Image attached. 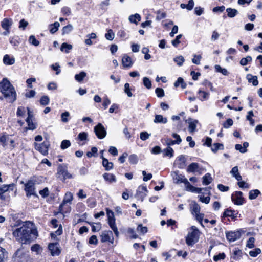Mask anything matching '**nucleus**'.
<instances>
[{"label":"nucleus","instance_id":"f257e3e1","mask_svg":"<svg viewBox=\"0 0 262 262\" xmlns=\"http://www.w3.org/2000/svg\"><path fill=\"white\" fill-rule=\"evenodd\" d=\"M13 235L16 240L22 244L30 243L38 236V231L33 223L28 221L24 223L20 227L16 228L13 232Z\"/></svg>","mask_w":262,"mask_h":262},{"label":"nucleus","instance_id":"f03ea898","mask_svg":"<svg viewBox=\"0 0 262 262\" xmlns=\"http://www.w3.org/2000/svg\"><path fill=\"white\" fill-rule=\"evenodd\" d=\"M0 91L10 102L14 101L16 98V93L14 87L7 78H3L0 82Z\"/></svg>","mask_w":262,"mask_h":262},{"label":"nucleus","instance_id":"7ed1b4c3","mask_svg":"<svg viewBox=\"0 0 262 262\" xmlns=\"http://www.w3.org/2000/svg\"><path fill=\"white\" fill-rule=\"evenodd\" d=\"M200 232L196 227L192 226L186 237V243L188 246H193L199 239Z\"/></svg>","mask_w":262,"mask_h":262},{"label":"nucleus","instance_id":"20e7f679","mask_svg":"<svg viewBox=\"0 0 262 262\" xmlns=\"http://www.w3.org/2000/svg\"><path fill=\"white\" fill-rule=\"evenodd\" d=\"M16 138H13L11 135L6 133H2L0 134V144L4 147L6 148L9 146L12 148L16 147Z\"/></svg>","mask_w":262,"mask_h":262},{"label":"nucleus","instance_id":"39448f33","mask_svg":"<svg viewBox=\"0 0 262 262\" xmlns=\"http://www.w3.org/2000/svg\"><path fill=\"white\" fill-rule=\"evenodd\" d=\"M14 262H28L29 255L23 248L17 250L13 256Z\"/></svg>","mask_w":262,"mask_h":262},{"label":"nucleus","instance_id":"423d86ee","mask_svg":"<svg viewBox=\"0 0 262 262\" xmlns=\"http://www.w3.org/2000/svg\"><path fill=\"white\" fill-rule=\"evenodd\" d=\"M35 181L33 180H29L25 184V191L26 192V195L27 196H30L31 195L37 196L35 192Z\"/></svg>","mask_w":262,"mask_h":262},{"label":"nucleus","instance_id":"0eeeda50","mask_svg":"<svg viewBox=\"0 0 262 262\" xmlns=\"http://www.w3.org/2000/svg\"><path fill=\"white\" fill-rule=\"evenodd\" d=\"M107 215L108 216V223L111 228L113 230L115 235L118 237L119 236V232L118 228L116 225L115 219L114 217V213L111 210H107Z\"/></svg>","mask_w":262,"mask_h":262},{"label":"nucleus","instance_id":"6e6552de","mask_svg":"<svg viewBox=\"0 0 262 262\" xmlns=\"http://www.w3.org/2000/svg\"><path fill=\"white\" fill-rule=\"evenodd\" d=\"M57 174L59 175V177H62L61 179L63 180L72 178V175L68 171L67 166L63 164L59 165L57 169Z\"/></svg>","mask_w":262,"mask_h":262},{"label":"nucleus","instance_id":"1a4fd4ad","mask_svg":"<svg viewBox=\"0 0 262 262\" xmlns=\"http://www.w3.org/2000/svg\"><path fill=\"white\" fill-rule=\"evenodd\" d=\"M94 132L97 137L100 139L104 138L106 136V131L104 127L100 123L95 126Z\"/></svg>","mask_w":262,"mask_h":262},{"label":"nucleus","instance_id":"9d476101","mask_svg":"<svg viewBox=\"0 0 262 262\" xmlns=\"http://www.w3.org/2000/svg\"><path fill=\"white\" fill-rule=\"evenodd\" d=\"M34 145L35 149L42 155H47L48 154V149L50 146L48 142H43L40 144L34 143Z\"/></svg>","mask_w":262,"mask_h":262},{"label":"nucleus","instance_id":"9b49d317","mask_svg":"<svg viewBox=\"0 0 262 262\" xmlns=\"http://www.w3.org/2000/svg\"><path fill=\"white\" fill-rule=\"evenodd\" d=\"M147 187L145 186H140L137 190L136 197L143 201L144 198L147 195Z\"/></svg>","mask_w":262,"mask_h":262},{"label":"nucleus","instance_id":"f8f14e48","mask_svg":"<svg viewBox=\"0 0 262 262\" xmlns=\"http://www.w3.org/2000/svg\"><path fill=\"white\" fill-rule=\"evenodd\" d=\"M232 201L235 204L241 205L244 203L243 193L241 191H236L231 196Z\"/></svg>","mask_w":262,"mask_h":262},{"label":"nucleus","instance_id":"ddd939ff","mask_svg":"<svg viewBox=\"0 0 262 262\" xmlns=\"http://www.w3.org/2000/svg\"><path fill=\"white\" fill-rule=\"evenodd\" d=\"M101 241L103 243L110 242L113 243L114 238L113 233L111 231H104L102 232L101 235Z\"/></svg>","mask_w":262,"mask_h":262},{"label":"nucleus","instance_id":"4468645a","mask_svg":"<svg viewBox=\"0 0 262 262\" xmlns=\"http://www.w3.org/2000/svg\"><path fill=\"white\" fill-rule=\"evenodd\" d=\"M48 248L52 256L58 255L60 253V250L59 248V244L56 243H50L48 245Z\"/></svg>","mask_w":262,"mask_h":262},{"label":"nucleus","instance_id":"2eb2a0df","mask_svg":"<svg viewBox=\"0 0 262 262\" xmlns=\"http://www.w3.org/2000/svg\"><path fill=\"white\" fill-rule=\"evenodd\" d=\"M239 231H231L226 233V237L229 242H234L241 237Z\"/></svg>","mask_w":262,"mask_h":262},{"label":"nucleus","instance_id":"dca6fc26","mask_svg":"<svg viewBox=\"0 0 262 262\" xmlns=\"http://www.w3.org/2000/svg\"><path fill=\"white\" fill-rule=\"evenodd\" d=\"M28 110V117L26 119V122L28 126V129L30 130H34L36 128V124L32 121L33 115L29 108H27Z\"/></svg>","mask_w":262,"mask_h":262},{"label":"nucleus","instance_id":"f3484780","mask_svg":"<svg viewBox=\"0 0 262 262\" xmlns=\"http://www.w3.org/2000/svg\"><path fill=\"white\" fill-rule=\"evenodd\" d=\"M73 200V194L70 192H68L66 193L64 199L62 204L59 206L60 211H63V207L64 205L67 203H70Z\"/></svg>","mask_w":262,"mask_h":262},{"label":"nucleus","instance_id":"a211bd4d","mask_svg":"<svg viewBox=\"0 0 262 262\" xmlns=\"http://www.w3.org/2000/svg\"><path fill=\"white\" fill-rule=\"evenodd\" d=\"M122 63L124 68H130L133 64L132 58L126 54L122 57Z\"/></svg>","mask_w":262,"mask_h":262},{"label":"nucleus","instance_id":"6ab92c4d","mask_svg":"<svg viewBox=\"0 0 262 262\" xmlns=\"http://www.w3.org/2000/svg\"><path fill=\"white\" fill-rule=\"evenodd\" d=\"M238 213L234 210L226 209L223 213V217H231L232 219L235 220L237 217Z\"/></svg>","mask_w":262,"mask_h":262},{"label":"nucleus","instance_id":"aec40b11","mask_svg":"<svg viewBox=\"0 0 262 262\" xmlns=\"http://www.w3.org/2000/svg\"><path fill=\"white\" fill-rule=\"evenodd\" d=\"M187 121L189 124L188 129L189 132H194L195 130L196 124L198 123V121L197 120L189 119Z\"/></svg>","mask_w":262,"mask_h":262},{"label":"nucleus","instance_id":"412c9836","mask_svg":"<svg viewBox=\"0 0 262 262\" xmlns=\"http://www.w3.org/2000/svg\"><path fill=\"white\" fill-rule=\"evenodd\" d=\"M185 185L186 190L188 191H190L191 192H196L197 193H200L202 190V188L194 187V186L191 185L188 180L187 181H185Z\"/></svg>","mask_w":262,"mask_h":262},{"label":"nucleus","instance_id":"4be33fe9","mask_svg":"<svg viewBox=\"0 0 262 262\" xmlns=\"http://www.w3.org/2000/svg\"><path fill=\"white\" fill-rule=\"evenodd\" d=\"M12 24V20L11 18H4L1 23L2 27L5 30H9Z\"/></svg>","mask_w":262,"mask_h":262},{"label":"nucleus","instance_id":"5701e85b","mask_svg":"<svg viewBox=\"0 0 262 262\" xmlns=\"http://www.w3.org/2000/svg\"><path fill=\"white\" fill-rule=\"evenodd\" d=\"M3 62L6 65H12L15 63V58L6 54L4 56Z\"/></svg>","mask_w":262,"mask_h":262},{"label":"nucleus","instance_id":"b1692460","mask_svg":"<svg viewBox=\"0 0 262 262\" xmlns=\"http://www.w3.org/2000/svg\"><path fill=\"white\" fill-rule=\"evenodd\" d=\"M199 99L202 101L207 100L209 99V93L204 91L199 90L198 92Z\"/></svg>","mask_w":262,"mask_h":262},{"label":"nucleus","instance_id":"393cba45","mask_svg":"<svg viewBox=\"0 0 262 262\" xmlns=\"http://www.w3.org/2000/svg\"><path fill=\"white\" fill-rule=\"evenodd\" d=\"M230 173L237 181L242 180V178L239 173L237 166L233 167L230 171Z\"/></svg>","mask_w":262,"mask_h":262},{"label":"nucleus","instance_id":"a878e982","mask_svg":"<svg viewBox=\"0 0 262 262\" xmlns=\"http://www.w3.org/2000/svg\"><path fill=\"white\" fill-rule=\"evenodd\" d=\"M174 180L176 181V183H184L185 184V181H187L188 180L185 178L184 176L182 174H178L176 173L175 176L173 177Z\"/></svg>","mask_w":262,"mask_h":262},{"label":"nucleus","instance_id":"bb28decb","mask_svg":"<svg viewBox=\"0 0 262 262\" xmlns=\"http://www.w3.org/2000/svg\"><path fill=\"white\" fill-rule=\"evenodd\" d=\"M246 77L248 82L249 83H252L254 86H256L258 85V81L256 76H253L251 74H248Z\"/></svg>","mask_w":262,"mask_h":262},{"label":"nucleus","instance_id":"cd10ccee","mask_svg":"<svg viewBox=\"0 0 262 262\" xmlns=\"http://www.w3.org/2000/svg\"><path fill=\"white\" fill-rule=\"evenodd\" d=\"M154 122L155 123H163L165 124L167 122V119L165 117H163L161 115H156L155 116Z\"/></svg>","mask_w":262,"mask_h":262},{"label":"nucleus","instance_id":"c85d7f7f","mask_svg":"<svg viewBox=\"0 0 262 262\" xmlns=\"http://www.w3.org/2000/svg\"><path fill=\"white\" fill-rule=\"evenodd\" d=\"M176 162L178 165L179 168H183L186 162V159L185 156L184 155H181L179 156L176 160Z\"/></svg>","mask_w":262,"mask_h":262},{"label":"nucleus","instance_id":"c756f323","mask_svg":"<svg viewBox=\"0 0 262 262\" xmlns=\"http://www.w3.org/2000/svg\"><path fill=\"white\" fill-rule=\"evenodd\" d=\"M104 180L110 183H113L116 181L115 176L112 173H105L103 175Z\"/></svg>","mask_w":262,"mask_h":262},{"label":"nucleus","instance_id":"7c9ffc66","mask_svg":"<svg viewBox=\"0 0 262 262\" xmlns=\"http://www.w3.org/2000/svg\"><path fill=\"white\" fill-rule=\"evenodd\" d=\"M199 165L197 163H192L187 167V171L188 172H194L198 171Z\"/></svg>","mask_w":262,"mask_h":262},{"label":"nucleus","instance_id":"2f4dec72","mask_svg":"<svg viewBox=\"0 0 262 262\" xmlns=\"http://www.w3.org/2000/svg\"><path fill=\"white\" fill-rule=\"evenodd\" d=\"M203 184L204 185H208L210 184L212 181V178L211 176V174L209 173H206L205 174L203 178Z\"/></svg>","mask_w":262,"mask_h":262},{"label":"nucleus","instance_id":"473e14b6","mask_svg":"<svg viewBox=\"0 0 262 262\" xmlns=\"http://www.w3.org/2000/svg\"><path fill=\"white\" fill-rule=\"evenodd\" d=\"M8 257V253L5 249L0 247V262H5Z\"/></svg>","mask_w":262,"mask_h":262},{"label":"nucleus","instance_id":"72a5a7b5","mask_svg":"<svg viewBox=\"0 0 262 262\" xmlns=\"http://www.w3.org/2000/svg\"><path fill=\"white\" fill-rule=\"evenodd\" d=\"M60 24L57 21L55 22L53 24L50 25L49 26V28L50 33L52 34L55 33L58 30Z\"/></svg>","mask_w":262,"mask_h":262},{"label":"nucleus","instance_id":"f704fd0d","mask_svg":"<svg viewBox=\"0 0 262 262\" xmlns=\"http://www.w3.org/2000/svg\"><path fill=\"white\" fill-rule=\"evenodd\" d=\"M226 12L227 13L228 16L230 18H233L235 17L238 13L236 9L231 8H228L226 9Z\"/></svg>","mask_w":262,"mask_h":262},{"label":"nucleus","instance_id":"c9c22d12","mask_svg":"<svg viewBox=\"0 0 262 262\" xmlns=\"http://www.w3.org/2000/svg\"><path fill=\"white\" fill-rule=\"evenodd\" d=\"M102 165L105 167L106 170H110L112 169L113 167V164L112 162H110L106 158H103V161H102Z\"/></svg>","mask_w":262,"mask_h":262},{"label":"nucleus","instance_id":"e433bc0d","mask_svg":"<svg viewBox=\"0 0 262 262\" xmlns=\"http://www.w3.org/2000/svg\"><path fill=\"white\" fill-rule=\"evenodd\" d=\"M128 19L130 23L137 24L138 21L141 20V16L139 14L136 13L134 15H130Z\"/></svg>","mask_w":262,"mask_h":262},{"label":"nucleus","instance_id":"4c0bfd02","mask_svg":"<svg viewBox=\"0 0 262 262\" xmlns=\"http://www.w3.org/2000/svg\"><path fill=\"white\" fill-rule=\"evenodd\" d=\"M72 49V46L70 44L67 43H63L60 47V50L62 52H64L66 53H69L70 51Z\"/></svg>","mask_w":262,"mask_h":262},{"label":"nucleus","instance_id":"58836bf2","mask_svg":"<svg viewBox=\"0 0 262 262\" xmlns=\"http://www.w3.org/2000/svg\"><path fill=\"white\" fill-rule=\"evenodd\" d=\"M260 193V192L258 189L252 190L249 191V198L250 200L255 199Z\"/></svg>","mask_w":262,"mask_h":262},{"label":"nucleus","instance_id":"ea45409f","mask_svg":"<svg viewBox=\"0 0 262 262\" xmlns=\"http://www.w3.org/2000/svg\"><path fill=\"white\" fill-rule=\"evenodd\" d=\"M215 71L227 76L229 74L228 70L225 68H222L220 65H215L214 67Z\"/></svg>","mask_w":262,"mask_h":262},{"label":"nucleus","instance_id":"a19ab883","mask_svg":"<svg viewBox=\"0 0 262 262\" xmlns=\"http://www.w3.org/2000/svg\"><path fill=\"white\" fill-rule=\"evenodd\" d=\"M163 152H164V156H167L170 158L173 156L174 151L170 146H168L166 148L164 149Z\"/></svg>","mask_w":262,"mask_h":262},{"label":"nucleus","instance_id":"79ce46f5","mask_svg":"<svg viewBox=\"0 0 262 262\" xmlns=\"http://www.w3.org/2000/svg\"><path fill=\"white\" fill-rule=\"evenodd\" d=\"M86 76V73L83 71L82 72H81L79 74H76L75 75V80L80 82H81L83 79L84 78V77Z\"/></svg>","mask_w":262,"mask_h":262},{"label":"nucleus","instance_id":"37998d69","mask_svg":"<svg viewBox=\"0 0 262 262\" xmlns=\"http://www.w3.org/2000/svg\"><path fill=\"white\" fill-rule=\"evenodd\" d=\"M181 84L182 89H185L186 86V84L184 82V80L182 78L179 77L174 83V86L178 87Z\"/></svg>","mask_w":262,"mask_h":262},{"label":"nucleus","instance_id":"c03bdc74","mask_svg":"<svg viewBox=\"0 0 262 262\" xmlns=\"http://www.w3.org/2000/svg\"><path fill=\"white\" fill-rule=\"evenodd\" d=\"M173 60L175 62H176V63L177 64L178 66L180 67L183 65V64L185 61V59L182 56L180 55V56L175 57L173 59Z\"/></svg>","mask_w":262,"mask_h":262},{"label":"nucleus","instance_id":"a18cd8bd","mask_svg":"<svg viewBox=\"0 0 262 262\" xmlns=\"http://www.w3.org/2000/svg\"><path fill=\"white\" fill-rule=\"evenodd\" d=\"M29 42L30 44L35 46H38L39 45V41L36 39L34 35H31L29 37Z\"/></svg>","mask_w":262,"mask_h":262},{"label":"nucleus","instance_id":"49530a36","mask_svg":"<svg viewBox=\"0 0 262 262\" xmlns=\"http://www.w3.org/2000/svg\"><path fill=\"white\" fill-rule=\"evenodd\" d=\"M73 30V26L71 24H69L66 26L63 27L62 31V34L64 35L69 33Z\"/></svg>","mask_w":262,"mask_h":262},{"label":"nucleus","instance_id":"de8ad7c7","mask_svg":"<svg viewBox=\"0 0 262 262\" xmlns=\"http://www.w3.org/2000/svg\"><path fill=\"white\" fill-rule=\"evenodd\" d=\"M137 230L140 233L144 234L147 232L148 229L146 227L143 226L142 224H139L137 227Z\"/></svg>","mask_w":262,"mask_h":262},{"label":"nucleus","instance_id":"09e8293b","mask_svg":"<svg viewBox=\"0 0 262 262\" xmlns=\"http://www.w3.org/2000/svg\"><path fill=\"white\" fill-rule=\"evenodd\" d=\"M70 113L69 112L66 111L61 115V121L64 123H67L69 121V117Z\"/></svg>","mask_w":262,"mask_h":262},{"label":"nucleus","instance_id":"8fccbe9b","mask_svg":"<svg viewBox=\"0 0 262 262\" xmlns=\"http://www.w3.org/2000/svg\"><path fill=\"white\" fill-rule=\"evenodd\" d=\"M195 216L196 220L200 223L202 227H204L202 223V221L204 217V214L203 213H201L200 212L199 213H196L194 215Z\"/></svg>","mask_w":262,"mask_h":262},{"label":"nucleus","instance_id":"3c124183","mask_svg":"<svg viewBox=\"0 0 262 262\" xmlns=\"http://www.w3.org/2000/svg\"><path fill=\"white\" fill-rule=\"evenodd\" d=\"M252 57L250 56H248L245 58H243L241 59L240 61V64L242 66H246L248 64V62H251L252 61Z\"/></svg>","mask_w":262,"mask_h":262},{"label":"nucleus","instance_id":"603ef678","mask_svg":"<svg viewBox=\"0 0 262 262\" xmlns=\"http://www.w3.org/2000/svg\"><path fill=\"white\" fill-rule=\"evenodd\" d=\"M223 149V145L220 143H214L211 147V150L216 152L219 149Z\"/></svg>","mask_w":262,"mask_h":262},{"label":"nucleus","instance_id":"864d4df0","mask_svg":"<svg viewBox=\"0 0 262 262\" xmlns=\"http://www.w3.org/2000/svg\"><path fill=\"white\" fill-rule=\"evenodd\" d=\"M254 116V114L252 111H250L248 112V115L246 117L247 119L250 122V123L252 125L254 124V120L252 119V117Z\"/></svg>","mask_w":262,"mask_h":262},{"label":"nucleus","instance_id":"5fc2aeb1","mask_svg":"<svg viewBox=\"0 0 262 262\" xmlns=\"http://www.w3.org/2000/svg\"><path fill=\"white\" fill-rule=\"evenodd\" d=\"M129 162L132 164H136L138 162V158L136 155H131L128 158Z\"/></svg>","mask_w":262,"mask_h":262},{"label":"nucleus","instance_id":"6e6d98bb","mask_svg":"<svg viewBox=\"0 0 262 262\" xmlns=\"http://www.w3.org/2000/svg\"><path fill=\"white\" fill-rule=\"evenodd\" d=\"M114 36L115 34L111 29L108 30L105 35V38L109 40H112L114 38Z\"/></svg>","mask_w":262,"mask_h":262},{"label":"nucleus","instance_id":"4d7b16f0","mask_svg":"<svg viewBox=\"0 0 262 262\" xmlns=\"http://www.w3.org/2000/svg\"><path fill=\"white\" fill-rule=\"evenodd\" d=\"M71 142L69 140H64L61 142L60 147L62 149H65L70 147Z\"/></svg>","mask_w":262,"mask_h":262},{"label":"nucleus","instance_id":"13d9d810","mask_svg":"<svg viewBox=\"0 0 262 262\" xmlns=\"http://www.w3.org/2000/svg\"><path fill=\"white\" fill-rule=\"evenodd\" d=\"M200 212V207L196 204L194 203L192 207V214L194 215L196 213H199Z\"/></svg>","mask_w":262,"mask_h":262},{"label":"nucleus","instance_id":"bf43d9fd","mask_svg":"<svg viewBox=\"0 0 262 262\" xmlns=\"http://www.w3.org/2000/svg\"><path fill=\"white\" fill-rule=\"evenodd\" d=\"M88 134L85 132H81L78 134V139L81 141H84L87 140Z\"/></svg>","mask_w":262,"mask_h":262},{"label":"nucleus","instance_id":"052dcab7","mask_svg":"<svg viewBox=\"0 0 262 262\" xmlns=\"http://www.w3.org/2000/svg\"><path fill=\"white\" fill-rule=\"evenodd\" d=\"M143 81V84L146 88H147L148 89H149L151 88V82L148 78L144 77Z\"/></svg>","mask_w":262,"mask_h":262},{"label":"nucleus","instance_id":"680f3d73","mask_svg":"<svg viewBox=\"0 0 262 262\" xmlns=\"http://www.w3.org/2000/svg\"><path fill=\"white\" fill-rule=\"evenodd\" d=\"M182 34L178 35L174 40L171 41V43L174 47H178V45L180 43V40L182 38Z\"/></svg>","mask_w":262,"mask_h":262},{"label":"nucleus","instance_id":"e2e57ef3","mask_svg":"<svg viewBox=\"0 0 262 262\" xmlns=\"http://www.w3.org/2000/svg\"><path fill=\"white\" fill-rule=\"evenodd\" d=\"M31 250L38 254L40 251H42V248L39 245L34 244L32 246Z\"/></svg>","mask_w":262,"mask_h":262},{"label":"nucleus","instance_id":"0e129e2a","mask_svg":"<svg viewBox=\"0 0 262 262\" xmlns=\"http://www.w3.org/2000/svg\"><path fill=\"white\" fill-rule=\"evenodd\" d=\"M97 151H98L97 148L96 147H93L91 148V151H88L86 153V156L89 158H91L93 156H96L95 155V154H97Z\"/></svg>","mask_w":262,"mask_h":262},{"label":"nucleus","instance_id":"69168bd1","mask_svg":"<svg viewBox=\"0 0 262 262\" xmlns=\"http://www.w3.org/2000/svg\"><path fill=\"white\" fill-rule=\"evenodd\" d=\"M124 92L129 97H131L133 95L130 91L129 84L128 83H125L124 85Z\"/></svg>","mask_w":262,"mask_h":262},{"label":"nucleus","instance_id":"338daca9","mask_svg":"<svg viewBox=\"0 0 262 262\" xmlns=\"http://www.w3.org/2000/svg\"><path fill=\"white\" fill-rule=\"evenodd\" d=\"M39 193L43 198H46L49 195V191L47 187H46L43 189L40 190Z\"/></svg>","mask_w":262,"mask_h":262},{"label":"nucleus","instance_id":"774afa93","mask_svg":"<svg viewBox=\"0 0 262 262\" xmlns=\"http://www.w3.org/2000/svg\"><path fill=\"white\" fill-rule=\"evenodd\" d=\"M261 252V250L259 248H256L253 250L249 252V255L252 257H256Z\"/></svg>","mask_w":262,"mask_h":262}]
</instances>
